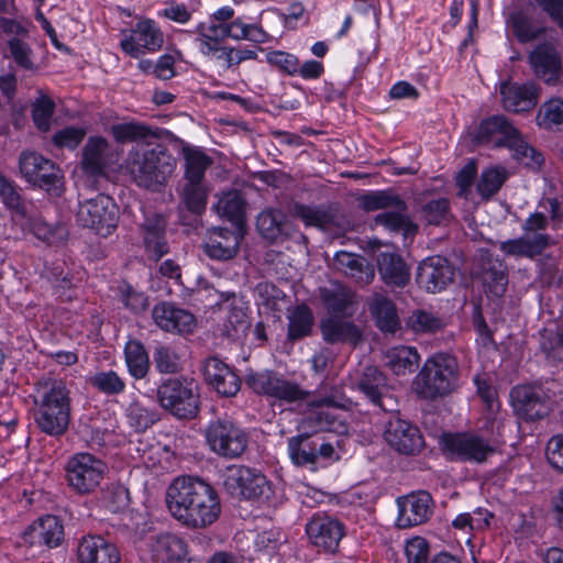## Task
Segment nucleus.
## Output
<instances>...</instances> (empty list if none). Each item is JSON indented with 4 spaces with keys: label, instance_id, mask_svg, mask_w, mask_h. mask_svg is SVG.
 Instances as JSON below:
<instances>
[{
    "label": "nucleus",
    "instance_id": "1",
    "mask_svg": "<svg viewBox=\"0 0 563 563\" xmlns=\"http://www.w3.org/2000/svg\"><path fill=\"white\" fill-rule=\"evenodd\" d=\"M166 505L172 516L190 529H206L221 515L216 488L192 476L175 478L166 490Z\"/></svg>",
    "mask_w": 563,
    "mask_h": 563
},
{
    "label": "nucleus",
    "instance_id": "2",
    "mask_svg": "<svg viewBox=\"0 0 563 563\" xmlns=\"http://www.w3.org/2000/svg\"><path fill=\"white\" fill-rule=\"evenodd\" d=\"M34 419L38 429L52 437L64 434L70 422L71 399L65 383L42 377L34 385Z\"/></svg>",
    "mask_w": 563,
    "mask_h": 563
},
{
    "label": "nucleus",
    "instance_id": "3",
    "mask_svg": "<svg viewBox=\"0 0 563 563\" xmlns=\"http://www.w3.org/2000/svg\"><path fill=\"white\" fill-rule=\"evenodd\" d=\"M176 166V158L159 143L139 144L125 159V169L134 183L152 191H158L166 185Z\"/></svg>",
    "mask_w": 563,
    "mask_h": 563
},
{
    "label": "nucleus",
    "instance_id": "4",
    "mask_svg": "<svg viewBox=\"0 0 563 563\" xmlns=\"http://www.w3.org/2000/svg\"><path fill=\"white\" fill-rule=\"evenodd\" d=\"M459 386V363L448 353H435L429 356L412 382L413 391L427 400L448 396Z\"/></svg>",
    "mask_w": 563,
    "mask_h": 563
},
{
    "label": "nucleus",
    "instance_id": "5",
    "mask_svg": "<svg viewBox=\"0 0 563 563\" xmlns=\"http://www.w3.org/2000/svg\"><path fill=\"white\" fill-rule=\"evenodd\" d=\"M360 206L365 211L384 210L374 218V225L399 233L405 240L412 239L418 231V225L407 214L406 202L391 191L379 190L364 195Z\"/></svg>",
    "mask_w": 563,
    "mask_h": 563
},
{
    "label": "nucleus",
    "instance_id": "6",
    "mask_svg": "<svg viewBox=\"0 0 563 563\" xmlns=\"http://www.w3.org/2000/svg\"><path fill=\"white\" fill-rule=\"evenodd\" d=\"M548 227V217L542 212H533L522 224V235L500 242L499 250L507 256L534 258L549 246L559 243V239L545 232Z\"/></svg>",
    "mask_w": 563,
    "mask_h": 563
},
{
    "label": "nucleus",
    "instance_id": "7",
    "mask_svg": "<svg viewBox=\"0 0 563 563\" xmlns=\"http://www.w3.org/2000/svg\"><path fill=\"white\" fill-rule=\"evenodd\" d=\"M108 471L107 464L88 452L75 453L65 465V479L73 493L85 496L96 492Z\"/></svg>",
    "mask_w": 563,
    "mask_h": 563
},
{
    "label": "nucleus",
    "instance_id": "8",
    "mask_svg": "<svg viewBox=\"0 0 563 563\" xmlns=\"http://www.w3.org/2000/svg\"><path fill=\"white\" fill-rule=\"evenodd\" d=\"M159 406L178 419H192L199 411V393L194 380L169 378L157 387Z\"/></svg>",
    "mask_w": 563,
    "mask_h": 563
},
{
    "label": "nucleus",
    "instance_id": "9",
    "mask_svg": "<svg viewBox=\"0 0 563 563\" xmlns=\"http://www.w3.org/2000/svg\"><path fill=\"white\" fill-rule=\"evenodd\" d=\"M245 384L254 393L280 405L303 401L309 395L298 383L273 371L250 372L245 376Z\"/></svg>",
    "mask_w": 563,
    "mask_h": 563
},
{
    "label": "nucleus",
    "instance_id": "10",
    "mask_svg": "<svg viewBox=\"0 0 563 563\" xmlns=\"http://www.w3.org/2000/svg\"><path fill=\"white\" fill-rule=\"evenodd\" d=\"M440 443L446 457L454 462L482 464L495 453L493 443L476 432L445 433Z\"/></svg>",
    "mask_w": 563,
    "mask_h": 563
},
{
    "label": "nucleus",
    "instance_id": "11",
    "mask_svg": "<svg viewBox=\"0 0 563 563\" xmlns=\"http://www.w3.org/2000/svg\"><path fill=\"white\" fill-rule=\"evenodd\" d=\"M76 221L101 236L110 235L118 225L119 208L113 199L99 194L79 205Z\"/></svg>",
    "mask_w": 563,
    "mask_h": 563
},
{
    "label": "nucleus",
    "instance_id": "12",
    "mask_svg": "<svg viewBox=\"0 0 563 563\" xmlns=\"http://www.w3.org/2000/svg\"><path fill=\"white\" fill-rule=\"evenodd\" d=\"M210 450L224 459H238L247 448V434L229 419L211 421L206 429Z\"/></svg>",
    "mask_w": 563,
    "mask_h": 563
},
{
    "label": "nucleus",
    "instance_id": "13",
    "mask_svg": "<svg viewBox=\"0 0 563 563\" xmlns=\"http://www.w3.org/2000/svg\"><path fill=\"white\" fill-rule=\"evenodd\" d=\"M223 486L232 497L246 499L262 497L269 490L266 477L244 465L229 466L223 474Z\"/></svg>",
    "mask_w": 563,
    "mask_h": 563
},
{
    "label": "nucleus",
    "instance_id": "14",
    "mask_svg": "<svg viewBox=\"0 0 563 563\" xmlns=\"http://www.w3.org/2000/svg\"><path fill=\"white\" fill-rule=\"evenodd\" d=\"M122 35L120 46L126 55L133 58H139L146 53H155L162 48L164 43L163 32L151 19L137 21L133 29L123 31Z\"/></svg>",
    "mask_w": 563,
    "mask_h": 563
},
{
    "label": "nucleus",
    "instance_id": "15",
    "mask_svg": "<svg viewBox=\"0 0 563 563\" xmlns=\"http://www.w3.org/2000/svg\"><path fill=\"white\" fill-rule=\"evenodd\" d=\"M352 387L361 391L375 407L386 412L397 411V399L390 395L386 375L376 366H366L352 382Z\"/></svg>",
    "mask_w": 563,
    "mask_h": 563
},
{
    "label": "nucleus",
    "instance_id": "16",
    "mask_svg": "<svg viewBox=\"0 0 563 563\" xmlns=\"http://www.w3.org/2000/svg\"><path fill=\"white\" fill-rule=\"evenodd\" d=\"M515 413L522 420L536 421L543 419L551 411L550 396L539 385H519L510 391Z\"/></svg>",
    "mask_w": 563,
    "mask_h": 563
},
{
    "label": "nucleus",
    "instance_id": "17",
    "mask_svg": "<svg viewBox=\"0 0 563 563\" xmlns=\"http://www.w3.org/2000/svg\"><path fill=\"white\" fill-rule=\"evenodd\" d=\"M19 167L27 183L47 191L56 187L62 178L60 169L52 161L35 152H23L20 155Z\"/></svg>",
    "mask_w": 563,
    "mask_h": 563
},
{
    "label": "nucleus",
    "instance_id": "18",
    "mask_svg": "<svg viewBox=\"0 0 563 563\" xmlns=\"http://www.w3.org/2000/svg\"><path fill=\"white\" fill-rule=\"evenodd\" d=\"M454 266L441 255H433L420 262L417 269V283L428 292H439L454 279Z\"/></svg>",
    "mask_w": 563,
    "mask_h": 563
},
{
    "label": "nucleus",
    "instance_id": "19",
    "mask_svg": "<svg viewBox=\"0 0 563 563\" xmlns=\"http://www.w3.org/2000/svg\"><path fill=\"white\" fill-rule=\"evenodd\" d=\"M306 533L316 548L333 553L344 536V526L325 514H316L306 523Z\"/></svg>",
    "mask_w": 563,
    "mask_h": 563
},
{
    "label": "nucleus",
    "instance_id": "20",
    "mask_svg": "<svg viewBox=\"0 0 563 563\" xmlns=\"http://www.w3.org/2000/svg\"><path fill=\"white\" fill-rule=\"evenodd\" d=\"M397 505L398 517L396 523L399 528L422 525L430 519L433 512L432 497L424 490L398 498Z\"/></svg>",
    "mask_w": 563,
    "mask_h": 563
},
{
    "label": "nucleus",
    "instance_id": "21",
    "mask_svg": "<svg viewBox=\"0 0 563 563\" xmlns=\"http://www.w3.org/2000/svg\"><path fill=\"white\" fill-rule=\"evenodd\" d=\"M202 373L206 383L223 397H233L241 388V380L233 368L217 356L205 360Z\"/></svg>",
    "mask_w": 563,
    "mask_h": 563
},
{
    "label": "nucleus",
    "instance_id": "22",
    "mask_svg": "<svg viewBox=\"0 0 563 563\" xmlns=\"http://www.w3.org/2000/svg\"><path fill=\"white\" fill-rule=\"evenodd\" d=\"M384 437L387 443L401 454H415L423 446L420 430L399 418L388 421Z\"/></svg>",
    "mask_w": 563,
    "mask_h": 563
},
{
    "label": "nucleus",
    "instance_id": "23",
    "mask_svg": "<svg viewBox=\"0 0 563 563\" xmlns=\"http://www.w3.org/2000/svg\"><path fill=\"white\" fill-rule=\"evenodd\" d=\"M144 249L147 258L155 262L159 261L169 252V245L166 240V220L157 213L145 216L141 224Z\"/></svg>",
    "mask_w": 563,
    "mask_h": 563
},
{
    "label": "nucleus",
    "instance_id": "24",
    "mask_svg": "<svg viewBox=\"0 0 563 563\" xmlns=\"http://www.w3.org/2000/svg\"><path fill=\"white\" fill-rule=\"evenodd\" d=\"M152 318L155 324L166 332L190 333L196 327L192 313L170 302L155 305Z\"/></svg>",
    "mask_w": 563,
    "mask_h": 563
},
{
    "label": "nucleus",
    "instance_id": "25",
    "mask_svg": "<svg viewBox=\"0 0 563 563\" xmlns=\"http://www.w3.org/2000/svg\"><path fill=\"white\" fill-rule=\"evenodd\" d=\"M313 405L317 406V409L301 419L299 431H311L313 434L319 432L344 434L347 432L346 422L334 412V407L320 405L318 400Z\"/></svg>",
    "mask_w": 563,
    "mask_h": 563
},
{
    "label": "nucleus",
    "instance_id": "26",
    "mask_svg": "<svg viewBox=\"0 0 563 563\" xmlns=\"http://www.w3.org/2000/svg\"><path fill=\"white\" fill-rule=\"evenodd\" d=\"M109 142L102 136H90L81 150L80 166L90 176H101L112 163Z\"/></svg>",
    "mask_w": 563,
    "mask_h": 563
},
{
    "label": "nucleus",
    "instance_id": "27",
    "mask_svg": "<svg viewBox=\"0 0 563 563\" xmlns=\"http://www.w3.org/2000/svg\"><path fill=\"white\" fill-rule=\"evenodd\" d=\"M529 60L537 77L548 85H556L562 65L561 58L551 43L539 44L530 53Z\"/></svg>",
    "mask_w": 563,
    "mask_h": 563
},
{
    "label": "nucleus",
    "instance_id": "28",
    "mask_svg": "<svg viewBox=\"0 0 563 563\" xmlns=\"http://www.w3.org/2000/svg\"><path fill=\"white\" fill-rule=\"evenodd\" d=\"M500 95L505 110L515 113L531 111L539 100V90L533 84L504 82Z\"/></svg>",
    "mask_w": 563,
    "mask_h": 563
},
{
    "label": "nucleus",
    "instance_id": "29",
    "mask_svg": "<svg viewBox=\"0 0 563 563\" xmlns=\"http://www.w3.org/2000/svg\"><path fill=\"white\" fill-rule=\"evenodd\" d=\"M79 563H120L121 555L115 544L100 536H88L77 548Z\"/></svg>",
    "mask_w": 563,
    "mask_h": 563
},
{
    "label": "nucleus",
    "instance_id": "30",
    "mask_svg": "<svg viewBox=\"0 0 563 563\" xmlns=\"http://www.w3.org/2000/svg\"><path fill=\"white\" fill-rule=\"evenodd\" d=\"M241 239L242 235L238 231L214 228L208 233L203 251L213 260L228 261L236 255Z\"/></svg>",
    "mask_w": 563,
    "mask_h": 563
},
{
    "label": "nucleus",
    "instance_id": "31",
    "mask_svg": "<svg viewBox=\"0 0 563 563\" xmlns=\"http://www.w3.org/2000/svg\"><path fill=\"white\" fill-rule=\"evenodd\" d=\"M256 228L260 234L271 242L284 241L295 231L288 217L282 210L273 208L265 209L258 214Z\"/></svg>",
    "mask_w": 563,
    "mask_h": 563
},
{
    "label": "nucleus",
    "instance_id": "32",
    "mask_svg": "<svg viewBox=\"0 0 563 563\" xmlns=\"http://www.w3.org/2000/svg\"><path fill=\"white\" fill-rule=\"evenodd\" d=\"M320 298L331 314L330 317H352L357 308L355 294L346 286L333 284L329 288H322Z\"/></svg>",
    "mask_w": 563,
    "mask_h": 563
},
{
    "label": "nucleus",
    "instance_id": "33",
    "mask_svg": "<svg viewBox=\"0 0 563 563\" xmlns=\"http://www.w3.org/2000/svg\"><path fill=\"white\" fill-rule=\"evenodd\" d=\"M333 266L361 285L369 284L375 276L373 266L364 257L345 251L335 253Z\"/></svg>",
    "mask_w": 563,
    "mask_h": 563
},
{
    "label": "nucleus",
    "instance_id": "34",
    "mask_svg": "<svg viewBox=\"0 0 563 563\" xmlns=\"http://www.w3.org/2000/svg\"><path fill=\"white\" fill-rule=\"evenodd\" d=\"M368 310L376 327L385 333H395L400 327L397 308L386 296L375 292L368 300Z\"/></svg>",
    "mask_w": 563,
    "mask_h": 563
},
{
    "label": "nucleus",
    "instance_id": "35",
    "mask_svg": "<svg viewBox=\"0 0 563 563\" xmlns=\"http://www.w3.org/2000/svg\"><path fill=\"white\" fill-rule=\"evenodd\" d=\"M321 332L328 343L347 342L353 345L363 340L362 331L351 321L329 317L321 322Z\"/></svg>",
    "mask_w": 563,
    "mask_h": 563
},
{
    "label": "nucleus",
    "instance_id": "36",
    "mask_svg": "<svg viewBox=\"0 0 563 563\" xmlns=\"http://www.w3.org/2000/svg\"><path fill=\"white\" fill-rule=\"evenodd\" d=\"M301 433L290 437L287 440L288 455L291 462L297 466H310L314 468L317 464L316 439L311 431H300Z\"/></svg>",
    "mask_w": 563,
    "mask_h": 563
},
{
    "label": "nucleus",
    "instance_id": "37",
    "mask_svg": "<svg viewBox=\"0 0 563 563\" xmlns=\"http://www.w3.org/2000/svg\"><path fill=\"white\" fill-rule=\"evenodd\" d=\"M378 272L387 285L404 287L410 274L402 258L395 253H380L377 257Z\"/></svg>",
    "mask_w": 563,
    "mask_h": 563
},
{
    "label": "nucleus",
    "instance_id": "38",
    "mask_svg": "<svg viewBox=\"0 0 563 563\" xmlns=\"http://www.w3.org/2000/svg\"><path fill=\"white\" fill-rule=\"evenodd\" d=\"M516 130L505 115H493L481 122L475 139L481 143H487L498 135L500 137L496 141V146H505Z\"/></svg>",
    "mask_w": 563,
    "mask_h": 563
},
{
    "label": "nucleus",
    "instance_id": "39",
    "mask_svg": "<svg viewBox=\"0 0 563 563\" xmlns=\"http://www.w3.org/2000/svg\"><path fill=\"white\" fill-rule=\"evenodd\" d=\"M33 542L43 543L48 548H56L64 539V527L58 517L47 515L40 518L31 527Z\"/></svg>",
    "mask_w": 563,
    "mask_h": 563
},
{
    "label": "nucleus",
    "instance_id": "40",
    "mask_svg": "<svg viewBox=\"0 0 563 563\" xmlns=\"http://www.w3.org/2000/svg\"><path fill=\"white\" fill-rule=\"evenodd\" d=\"M386 365L395 375L412 373L420 362V355L415 347L399 345L385 353Z\"/></svg>",
    "mask_w": 563,
    "mask_h": 563
},
{
    "label": "nucleus",
    "instance_id": "41",
    "mask_svg": "<svg viewBox=\"0 0 563 563\" xmlns=\"http://www.w3.org/2000/svg\"><path fill=\"white\" fill-rule=\"evenodd\" d=\"M153 556L156 561L169 562L179 560L186 554V544L172 533L158 534L152 544Z\"/></svg>",
    "mask_w": 563,
    "mask_h": 563
},
{
    "label": "nucleus",
    "instance_id": "42",
    "mask_svg": "<svg viewBox=\"0 0 563 563\" xmlns=\"http://www.w3.org/2000/svg\"><path fill=\"white\" fill-rule=\"evenodd\" d=\"M227 36L233 41H249L256 44L266 43L269 38L268 33L260 23H247L243 18H235L227 26Z\"/></svg>",
    "mask_w": 563,
    "mask_h": 563
},
{
    "label": "nucleus",
    "instance_id": "43",
    "mask_svg": "<svg viewBox=\"0 0 563 563\" xmlns=\"http://www.w3.org/2000/svg\"><path fill=\"white\" fill-rule=\"evenodd\" d=\"M505 146L512 152L515 159L529 168H539L544 161L543 155L529 145L518 130L509 137Z\"/></svg>",
    "mask_w": 563,
    "mask_h": 563
},
{
    "label": "nucleus",
    "instance_id": "44",
    "mask_svg": "<svg viewBox=\"0 0 563 563\" xmlns=\"http://www.w3.org/2000/svg\"><path fill=\"white\" fill-rule=\"evenodd\" d=\"M124 354L131 376L135 379L144 378L150 369V358L144 345L140 341H129Z\"/></svg>",
    "mask_w": 563,
    "mask_h": 563
},
{
    "label": "nucleus",
    "instance_id": "45",
    "mask_svg": "<svg viewBox=\"0 0 563 563\" xmlns=\"http://www.w3.org/2000/svg\"><path fill=\"white\" fill-rule=\"evenodd\" d=\"M185 181L205 183V173L211 158L198 148H184Z\"/></svg>",
    "mask_w": 563,
    "mask_h": 563
},
{
    "label": "nucleus",
    "instance_id": "46",
    "mask_svg": "<svg viewBox=\"0 0 563 563\" xmlns=\"http://www.w3.org/2000/svg\"><path fill=\"white\" fill-rule=\"evenodd\" d=\"M312 324L311 309L306 305L295 307L288 314V339L296 341L309 335Z\"/></svg>",
    "mask_w": 563,
    "mask_h": 563
},
{
    "label": "nucleus",
    "instance_id": "47",
    "mask_svg": "<svg viewBox=\"0 0 563 563\" xmlns=\"http://www.w3.org/2000/svg\"><path fill=\"white\" fill-rule=\"evenodd\" d=\"M537 124L545 130L563 129V99L551 98L541 104L536 118Z\"/></svg>",
    "mask_w": 563,
    "mask_h": 563
},
{
    "label": "nucleus",
    "instance_id": "48",
    "mask_svg": "<svg viewBox=\"0 0 563 563\" xmlns=\"http://www.w3.org/2000/svg\"><path fill=\"white\" fill-rule=\"evenodd\" d=\"M508 172L503 166H492L484 169L476 185L481 197L488 199L496 195L508 179Z\"/></svg>",
    "mask_w": 563,
    "mask_h": 563
},
{
    "label": "nucleus",
    "instance_id": "49",
    "mask_svg": "<svg viewBox=\"0 0 563 563\" xmlns=\"http://www.w3.org/2000/svg\"><path fill=\"white\" fill-rule=\"evenodd\" d=\"M89 384L98 391L114 396L125 390V380L115 371H99L89 377Z\"/></svg>",
    "mask_w": 563,
    "mask_h": 563
},
{
    "label": "nucleus",
    "instance_id": "50",
    "mask_svg": "<svg viewBox=\"0 0 563 563\" xmlns=\"http://www.w3.org/2000/svg\"><path fill=\"white\" fill-rule=\"evenodd\" d=\"M407 324L415 333H434L442 330L445 322L432 311L417 309L409 316Z\"/></svg>",
    "mask_w": 563,
    "mask_h": 563
},
{
    "label": "nucleus",
    "instance_id": "51",
    "mask_svg": "<svg viewBox=\"0 0 563 563\" xmlns=\"http://www.w3.org/2000/svg\"><path fill=\"white\" fill-rule=\"evenodd\" d=\"M217 213L228 218L230 221L240 224L243 220L244 200L239 191L224 192L214 206Z\"/></svg>",
    "mask_w": 563,
    "mask_h": 563
},
{
    "label": "nucleus",
    "instance_id": "52",
    "mask_svg": "<svg viewBox=\"0 0 563 563\" xmlns=\"http://www.w3.org/2000/svg\"><path fill=\"white\" fill-rule=\"evenodd\" d=\"M110 132L118 143L141 142L153 135L147 125L135 121L115 123Z\"/></svg>",
    "mask_w": 563,
    "mask_h": 563
},
{
    "label": "nucleus",
    "instance_id": "53",
    "mask_svg": "<svg viewBox=\"0 0 563 563\" xmlns=\"http://www.w3.org/2000/svg\"><path fill=\"white\" fill-rule=\"evenodd\" d=\"M208 189L205 183L185 181L181 190V201L194 213L206 209Z\"/></svg>",
    "mask_w": 563,
    "mask_h": 563
},
{
    "label": "nucleus",
    "instance_id": "54",
    "mask_svg": "<svg viewBox=\"0 0 563 563\" xmlns=\"http://www.w3.org/2000/svg\"><path fill=\"white\" fill-rule=\"evenodd\" d=\"M483 283L494 297L499 298L505 294L508 284V275L501 262L497 261L490 264L489 267L483 268Z\"/></svg>",
    "mask_w": 563,
    "mask_h": 563
},
{
    "label": "nucleus",
    "instance_id": "55",
    "mask_svg": "<svg viewBox=\"0 0 563 563\" xmlns=\"http://www.w3.org/2000/svg\"><path fill=\"white\" fill-rule=\"evenodd\" d=\"M250 328L244 309L230 306L227 318L222 324V334L231 340H238L245 335Z\"/></svg>",
    "mask_w": 563,
    "mask_h": 563
},
{
    "label": "nucleus",
    "instance_id": "56",
    "mask_svg": "<svg viewBox=\"0 0 563 563\" xmlns=\"http://www.w3.org/2000/svg\"><path fill=\"white\" fill-rule=\"evenodd\" d=\"M292 214L299 218L306 225L318 228H325L333 220L332 214L325 208L302 203L294 205Z\"/></svg>",
    "mask_w": 563,
    "mask_h": 563
},
{
    "label": "nucleus",
    "instance_id": "57",
    "mask_svg": "<svg viewBox=\"0 0 563 563\" xmlns=\"http://www.w3.org/2000/svg\"><path fill=\"white\" fill-rule=\"evenodd\" d=\"M452 217L446 198L432 199L421 207V218L431 225L446 224Z\"/></svg>",
    "mask_w": 563,
    "mask_h": 563
},
{
    "label": "nucleus",
    "instance_id": "58",
    "mask_svg": "<svg viewBox=\"0 0 563 563\" xmlns=\"http://www.w3.org/2000/svg\"><path fill=\"white\" fill-rule=\"evenodd\" d=\"M129 424L136 431H145L158 420L155 409L147 408L139 401H133L126 409Z\"/></svg>",
    "mask_w": 563,
    "mask_h": 563
},
{
    "label": "nucleus",
    "instance_id": "59",
    "mask_svg": "<svg viewBox=\"0 0 563 563\" xmlns=\"http://www.w3.org/2000/svg\"><path fill=\"white\" fill-rule=\"evenodd\" d=\"M197 43L199 52L205 49L206 46L217 45L221 43L227 36V26L216 22L212 18L210 22H202L197 25Z\"/></svg>",
    "mask_w": 563,
    "mask_h": 563
},
{
    "label": "nucleus",
    "instance_id": "60",
    "mask_svg": "<svg viewBox=\"0 0 563 563\" xmlns=\"http://www.w3.org/2000/svg\"><path fill=\"white\" fill-rule=\"evenodd\" d=\"M153 358L155 367L159 373L175 374L180 369L179 355L169 345H156Z\"/></svg>",
    "mask_w": 563,
    "mask_h": 563
},
{
    "label": "nucleus",
    "instance_id": "61",
    "mask_svg": "<svg viewBox=\"0 0 563 563\" xmlns=\"http://www.w3.org/2000/svg\"><path fill=\"white\" fill-rule=\"evenodd\" d=\"M55 103L47 96H42L32 106V118L34 124L41 131H48L54 114Z\"/></svg>",
    "mask_w": 563,
    "mask_h": 563
},
{
    "label": "nucleus",
    "instance_id": "62",
    "mask_svg": "<svg viewBox=\"0 0 563 563\" xmlns=\"http://www.w3.org/2000/svg\"><path fill=\"white\" fill-rule=\"evenodd\" d=\"M511 26L517 38L522 42H531L543 31L542 27L532 25L530 19L523 13H514L510 18Z\"/></svg>",
    "mask_w": 563,
    "mask_h": 563
},
{
    "label": "nucleus",
    "instance_id": "63",
    "mask_svg": "<svg viewBox=\"0 0 563 563\" xmlns=\"http://www.w3.org/2000/svg\"><path fill=\"white\" fill-rule=\"evenodd\" d=\"M255 291L261 299V303L274 311H279L282 309L280 303L286 299V295L268 282L258 283Z\"/></svg>",
    "mask_w": 563,
    "mask_h": 563
},
{
    "label": "nucleus",
    "instance_id": "64",
    "mask_svg": "<svg viewBox=\"0 0 563 563\" xmlns=\"http://www.w3.org/2000/svg\"><path fill=\"white\" fill-rule=\"evenodd\" d=\"M0 197L3 202V205L19 213L24 214L25 213V207L23 203V200L21 198V195L16 190L15 186L12 181L7 179L4 176L0 175Z\"/></svg>",
    "mask_w": 563,
    "mask_h": 563
}]
</instances>
